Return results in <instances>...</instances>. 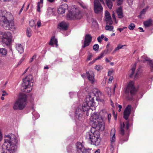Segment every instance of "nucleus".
<instances>
[{
	"instance_id": "obj_55",
	"label": "nucleus",
	"mask_w": 153,
	"mask_h": 153,
	"mask_svg": "<svg viewBox=\"0 0 153 153\" xmlns=\"http://www.w3.org/2000/svg\"><path fill=\"white\" fill-rule=\"evenodd\" d=\"M108 48L109 49V53L111 51H112V49H113V48L112 47H111L110 48H108Z\"/></svg>"
},
{
	"instance_id": "obj_63",
	"label": "nucleus",
	"mask_w": 153,
	"mask_h": 153,
	"mask_svg": "<svg viewBox=\"0 0 153 153\" xmlns=\"http://www.w3.org/2000/svg\"><path fill=\"white\" fill-rule=\"evenodd\" d=\"M105 61L106 62H108L110 61L109 60V59H108L107 58H105Z\"/></svg>"
},
{
	"instance_id": "obj_12",
	"label": "nucleus",
	"mask_w": 153,
	"mask_h": 153,
	"mask_svg": "<svg viewBox=\"0 0 153 153\" xmlns=\"http://www.w3.org/2000/svg\"><path fill=\"white\" fill-rule=\"evenodd\" d=\"M76 153H91V150L83 147L81 143L77 142L76 145Z\"/></svg>"
},
{
	"instance_id": "obj_46",
	"label": "nucleus",
	"mask_w": 153,
	"mask_h": 153,
	"mask_svg": "<svg viewBox=\"0 0 153 153\" xmlns=\"http://www.w3.org/2000/svg\"><path fill=\"white\" fill-rule=\"evenodd\" d=\"M103 55H102V54L101 53L100 56H98L95 59V60H96L98 59H99L101 58H102V57H103Z\"/></svg>"
},
{
	"instance_id": "obj_61",
	"label": "nucleus",
	"mask_w": 153,
	"mask_h": 153,
	"mask_svg": "<svg viewBox=\"0 0 153 153\" xmlns=\"http://www.w3.org/2000/svg\"><path fill=\"white\" fill-rule=\"evenodd\" d=\"M113 79V77L112 76H111L109 79V80L111 81Z\"/></svg>"
},
{
	"instance_id": "obj_45",
	"label": "nucleus",
	"mask_w": 153,
	"mask_h": 153,
	"mask_svg": "<svg viewBox=\"0 0 153 153\" xmlns=\"http://www.w3.org/2000/svg\"><path fill=\"white\" fill-rule=\"evenodd\" d=\"M40 4H41L40 2H38L37 4V10L38 12H40Z\"/></svg>"
},
{
	"instance_id": "obj_29",
	"label": "nucleus",
	"mask_w": 153,
	"mask_h": 153,
	"mask_svg": "<svg viewBox=\"0 0 153 153\" xmlns=\"http://www.w3.org/2000/svg\"><path fill=\"white\" fill-rule=\"evenodd\" d=\"M7 50L4 48H0V55H5L7 54Z\"/></svg>"
},
{
	"instance_id": "obj_27",
	"label": "nucleus",
	"mask_w": 153,
	"mask_h": 153,
	"mask_svg": "<svg viewBox=\"0 0 153 153\" xmlns=\"http://www.w3.org/2000/svg\"><path fill=\"white\" fill-rule=\"evenodd\" d=\"M126 46L125 45H120V44H119L117 45V47L116 48L114 51H112V54H114L117 51L119 50L120 49H122L123 47Z\"/></svg>"
},
{
	"instance_id": "obj_35",
	"label": "nucleus",
	"mask_w": 153,
	"mask_h": 153,
	"mask_svg": "<svg viewBox=\"0 0 153 153\" xmlns=\"http://www.w3.org/2000/svg\"><path fill=\"white\" fill-rule=\"evenodd\" d=\"M95 69L97 71H100L102 69V67L100 65H96L95 66Z\"/></svg>"
},
{
	"instance_id": "obj_6",
	"label": "nucleus",
	"mask_w": 153,
	"mask_h": 153,
	"mask_svg": "<svg viewBox=\"0 0 153 153\" xmlns=\"http://www.w3.org/2000/svg\"><path fill=\"white\" fill-rule=\"evenodd\" d=\"M129 123L128 121L126 123L123 122L120 123V134L121 135L120 137V141L122 143L128 140L129 134L128 133V129L129 128Z\"/></svg>"
},
{
	"instance_id": "obj_2",
	"label": "nucleus",
	"mask_w": 153,
	"mask_h": 153,
	"mask_svg": "<svg viewBox=\"0 0 153 153\" xmlns=\"http://www.w3.org/2000/svg\"><path fill=\"white\" fill-rule=\"evenodd\" d=\"M94 96L96 97L97 100L101 101L103 95L98 89L97 88L93 89L92 93H89L86 97L85 102H83L82 106L84 111L89 110L90 107L94 105Z\"/></svg>"
},
{
	"instance_id": "obj_36",
	"label": "nucleus",
	"mask_w": 153,
	"mask_h": 153,
	"mask_svg": "<svg viewBox=\"0 0 153 153\" xmlns=\"http://www.w3.org/2000/svg\"><path fill=\"white\" fill-rule=\"evenodd\" d=\"M135 25L134 23H131L128 26V28L130 30H133L135 27Z\"/></svg>"
},
{
	"instance_id": "obj_30",
	"label": "nucleus",
	"mask_w": 153,
	"mask_h": 153,
	"mask_svg": "<svg viewBox=\"0 0 153 153\" xmlns=\"http://www.w3.org/2000/svg\"><path fill=\"white\" fill-rule=\"evenodd\" d=\"M108 45H107L106 46V49H105L101 53L104 56L105 55L108 54L109 53V50L108 48Z\"/></svg>"
},
{
	"instance_id": "obj_51",
	"label": "nucleus",
	"mask_w": 153,
	"mask_h": 153,
	"mask_svg": "<svg viewBox=\"0 0 153 153\" xmlns=\"http://www.w3.org/2000/svg\"><path fill=\"white\" fill-rule=\"evenodd\" d=\"M127 2L129 5H131L133 2V0H127Z\"/></svg>"
},
{
	"instance_id": "obj_31",
	"label": "nucleus",
	"mask_w": 153,
	"mask_h": 153,
	"mask_svg": "<svg viewBox=\"0 0 153 153\" xmlns=\"http://www.w3.org/2000/svg\"><path fill=\"white\" fill-rule=\"evenodd\" d=\"M136 67V63H135L131 69V74L130 75V77H132L133 75Z\"/></svg>"
},
{
	"instance_id": "obj_47",
	"label": "nucleus",
	"mask_w": 153,
	"mask_h": 153,
	"mask_svg": "<svg viewBox=\"0 0 153 153\" xmlns=\"http://www.w3.org/2000/svg\"><path fill=\"white\" fill-rule=\"evenodd\" d=\"M2 92V93L1 94L2 96L4 97L7 95V93L5 91H3Z\"/></svg>"
},
{
	"instance_id": "obj_49",
	"label": "nucleus",
	"mask_w": 153,
	"mask_h": 153,
	"mask_svg": "<svg viewBox=\"0 0 153 153\" xmlns=\"http://www.w3.org/2000/svg\"><path fill=\"white\" fill-rule=\"evenodd\" d=\"M37 25L38 27H39L41 25V23L40 20H39L37 22Z\"/></svg>"
},
{
	"instance_id": "obj_62",
	"label": "nucleus",
	"mask_w": 153,
	"mask_h": 153,
	"mask_svg": "<svg viewBox=\"0 0 153 153\" xmlns=\"http://www.w3.org/2000/svg\"><path fill=\"white\" fill-rule=\"evenodd\" d=\"M138 29L141 30V32H143L144 30H143V28L141 27H139L138 28Z\"/></svg>"
},
{
	"instance_id": "obj_58",
	"label": "nucleus",
	"mask_w": 153,
	"mask_h": 153,
	"mask_svg": "<svg viewBox=\"0 0 153 153\" xmlns=\"http://www.w3.org/2000/svg\"><path fill=\"white\" fill-rule=\"evenodd\" d=\"M24 4H23L22 7L21 9L20 10V11H19V13L20 14V13L22 11L23 9V7H24Z\"/></svg>"
},
{
	"instance_id": "obj_22",
	"label": "nucleus",
	"mask_w": 153,
	"mask_h": 153,
	"mask_svg": "<svg viewBox=\"0 0 153 153\" xmlns=\"http://www.w3.org/2000/svg\"><path fill=\"white\" fill-rule=\"evenodd\" d=\"M149 6H147L146 7L143 9L140 12V14L139 15V17L140 19H143V16L144 15L146 11L148 10Z\"/></svg>"
},
{
	"instance_id": "obj_64",
	"label": "nucleus",
	"mask_w": 153,
	"mask_h": 153,
	"mask_svg": "<svg viewBox=\"0 0 153 153\" xmlns=\"http://www.w3.org/2000/svg\"><path fill=\"white\" fill-rule=\"evenodd\" d=\"M118 107L120 109H121L122 108V105H118Z\"/></svg>"
},
{
	"instance_id": "obj_50",
	"label": "nucleus",
	"mask_w": 153,
	"mask_h": 153,
	"mask_svg": "<svg viewBox=\"0 0 153 153\" xmlns=\"http://www.w3.org/2000/svg\"><path fill=\"white\" fill-rule=\"evenodd\" d=\"M36 55H34L32 57V58L30 60V63H31V62H32L33 61V59L36 58Z\"/></svg>"
},
{
	"instance_id": "obj_1",
	"label": "nucleus",
	"mask_w": 153,
	"mask_h": 153,
	"mask_svg": "<svg viewBox=\"0 0 153 153\" xmlns=\"http://www.w3.org/2000/svg\"><path fill=\"white\" fill-rule=\"evenodd\" d=\"M90 120L92 123V124H94V126L93 125L90 131L86 133L85 138L90 142L91 144L98 146L100 144L101 142L100 133L99 131L94 130L98 127L99 130L103 131L105 128L104 123L102 118L96 114H94L92 116Z\"/></svg>"
},
{
	"instance_id": "obj_16",
	"label": "nucleus",
	"mask_w": 153,
	"mask_h": 153,
	"mask_svg": "<svg viewBox=\"0 0 153 153\" xmlns=\"http://www.w3.org/2000/svg\"><path fill=\"white\" fill-rule=\"evenodd\" d=\"M131 112L130 105H128L126 108L123 113V117L126 120L128 119Z\"/></svg>"
},
{
	"instance_id": "obj_19",
	"label": "nucleus",
	"mask_w": 153,
	"mask_h": 153,
	"mask_svg": "<svg viewBox=\"0 0 153 153\" xmlns=\"http://www.w3.org/2000/svg\"><path fill=\"white\" fill-rule=\"evenodd\" d=\"M86 75L92 83L94 82V74L92 71H90L86 73Z\"/></svg>"
},
{
	"instance_id": "obj_34",
	"label": "nucleus",
	"mask_w": 153,
	"mask_h": 153,
	"mask_svg": "<svg viewBox=\"0 0 153 153\" xmlns=\"http://www.w3.org/2000/svg\"><path fill=\"white\" fill-rule=\"evenodd\" d=\"M32 114H33L34 117L35 118L34 119H37L39 117V114L38 113L34 111L32 112Z\"/></svg>"
},
{
	"instance_id": "obj_14",
	"label": "nucleus",
	"mask_w": 153,
	"mask_h": 153,
	"mask_svg": "<svg viewBox=\"0 0 153 153\" xmlns=\"http://www.w3.org/2000/svg\"><path fill=\"white\" fill-rule=\"evenodd\" d=\"M115 128H113L111 130L110 134V140L111 141V149H114V143L116 140L115 136Z\"/></svg>"
},
{
	"instance_id": "obj_41",
	"label": "nucleus",
	"mask_w": 153,
	"mask_h": 153,
	"mask_svg": "<svg viewBox=\"0 0 153 153\" xmlns=\"http://www.w3.org/2000/svg\"><path fill=\"white\" fill-rule=\"evenodd\" d=\"M105 18L111 16L110 13L107 11H106L105 12Z\"/></svg>"
},
{
	"instance_id": "obj_37",
	"label": "nucleus",
	"mask_w": 153,
	"mask_h": 153,
	"mask_svg": "<svg viewBox=\"0 0 153 153\" xmlns=\"http://www.w3.org/2000/svg\"><path fill=\"white\" fill-rule=\"evenodd\" d=\"M99 48V46L98 44H95L93 46V49L95 51H97Z\"/></svg>"
},
{
	"instance_id": "obj_54",
	"label": "nucleus",
	"mask_w": 153,
	"mask_h": 153,
	"mask_svg": "<svg viewBox=\"0 0 153 153\" xmlns=\"http://www.w3.org/2000/svg\"><path fill=\"white\" fill-rule=\"evenodd\" d=\"M107 89V90H108V94H109L110 95L111 94V89L110 88H109L108 87L107 88H106Z\"/></svg>"
},
{
	"instance_id": "obj_57",
	"label": "nucleus",
	"mask_w": 153,
	"mask_h": 153,
	"mask_svg": "<svg viewBox=\"0 0 153 153\" xmlns=\"http://www.w3.org/2000/svg\"><path fill=\"white\" fill-rule=\"evenodd\" d=\"M117 30L119 31L120 32H121L123 30V29H122V28H117Z\"/></svg>"
},
{
	"instance_id": "obj_20",
	"label": "nucleus",
	"mask_w": 153,
	"mask_h": 153,
	"mask_svg": "<svg viewBox=\"0 0 153 153\" xmlns=\"http://www.w3.org/2000/svg\"><path fill=\"white\" fill-rule=\"evenodd\" d=\"M58 27L61 30H66L68 29V25L65 22L62 21L58 24Z\"/></svg>"
},
{
	"instance_id": "obj_18",
	"label": "nucleus",
	"mask_w": 153,
	"mask_h": 153,
	"mask_svg": "<svg viewBox=\"0 0 153 153\" xmlns=\"http://www.w3.org/2000/svg\"><path fill=\"white\" fill-rule=\"evenodd\" d=\"M68 6L66 4H64L60 6L58 9V14H63L65 12V10L68 9Z\"/></svg>"
},
{
	"instance_id": "obj_11",
	"label": "nucleus",
	"mask_w": 153,
	"mask_h": 153,
	"mask_svg": "<svg viewBox=\"0 0 153 153\" xmlns=\"http://www.w3.org/2000/svg\"><path fill=\"white\" fill-rule=\"evenodd\" d=\"M88 110L84 111L83 109L82 108L81 105H79L76 109L75 112V120H80L82 118L84 112L86 111L87 115L88 116Z\"/></svg>"
},
{
	"instance_id": "obj_32",
	"label": "nucleus",
	"mask_w": 153,
	"mask_h": 153,
	"mask_svg": "<svg viewBox=\"0 0 153 153\" xmlns=\"http://www.w3.org/2000/svg\"><path fill=\"white\" fill-rule=\"evenodd\" d=\"M142 70L140 69V67H139V69H138L136 72V74L135 75V77H138L140 75L141 73L142 72Z\"/></svg>"
},
{
	"instance_id": "obj_33",
	"label": "nucleus",
	"mask_w": 153,
	"mask_h": 153,
	"mask_svg": "<svg viewBox=\"0 0 153 153\" xmlns=\"http://www.w3.org/2000/svg\"><path fill=\"white\" fill-rule=\"evenodd\" d=\"M105 28L106 30L111 31L113 30L114 27H113L112 26H110L107 25H106Z\"/></svg>"
},
{
	"instance_id": "obj_59",
	"label": "nucleus",
	"mask_w": 153,
	"mask_h": 153,
	"mask_svg": "<svg viewBox=\"0 0 153 153\" xmlns=\"http://www.w3.org/2000/svg\"><path fill=\"white\" fill-rule=\"evenodd\" d=\"M99 37L102 39L104 38L105 36L104 34H102L101 35V36H99Z\"/></svg>"
},
{
	"instance_id": "obj_26",
	"label": "nucleus",
	"mask_w": 153,
	"mask_h": 153,
	"mask_svg": "<svg viewBox=\"0 0 153 153\" xmlns=\"http://www.w3.org/2000/svg\"><path fill=\"white\" fill-rule=\"evenodd\" d=\"M106 4L108 8L111 9L113 6V4L111 0H105Z\"/></svg>"
},
{
	"instance_id": "obj_56",
	"label": "nucleus",
	"mask_w": 153,
	"mask_h": 153,
	"mask_svg": "<svg viewBox=\"0 0 153 153\" xmlns=\"http://www.w3.org/2000/svg\"><path fill=\"white\" fill-rule=\"evenodd\" d=\"M100 149H98L94 152V153H100Z\"/></svg>"
},
{
	"instance_id": "obj_43",
	"label": "nucleus",
	"mask_w": 153,
	"mask_h": 153,
	"mask_svg": "<svg viewBox=\"0 0 153 153\" xmlns=\"http://www.w3.org/2000/svg\"><path fill=\"white\" fill-rule=\"evenodd\" d=\"M26 57V55H24L23 56V57L21 59L20 61H19L18 64H20L25 59V57Z\"/></svg>"
},
{
	"instance_id": "obj_7",
	"label": "nucleus",
	"mask_w": 153,
	"mask_h": 153,
	"mask_svg": "<svg viewBox=\"0 0 153 153\" xmlns=\"http://www.w3.org/2000/svg\"><path fill=\"white\" fill-rule=\"evenodd\" d=\"M11 40V34L9 32L0 31V42L7 45L10 44Z\"/></svg>"
},
{
	"instance_id": "obj_13",
	"label": "nucleus",
	"mask_w": 153,
	"mask_h": 153,
	"mask_svg": "<svg viewBox=\"0 0 153 153\" xmlns=\"http://www.w3.org/2000/svg\"><path fill=\"white\" fill-rule=\"evenodd\" d=\"M103 7L97 0L94 1V10L96 13H100L103 11Z\"/></svg>"
},
{
	"instance_id": "obj_48",
	"label": "nucleus",
	"mask_w": 153,
	"mask_h": 153,
	"mask_svg": "<svg viewBox=\"0 0 153 153\" xmlns=\"http://www.w3.org/2000/svg\"><path fill=\"white\" fill-rule=\"evenodd\" d=\"M123 1V0H117V4L118 5H120L121 4L122 2Z\"/></svg>"
},
{
	"instance_id": "obj_10",
	"label": "nucleus",
	"mask_w": 153,
	"mask_h": 153,
	"mask_svg": "<svg viewBox=\"0 0 153 153\" xmlns=\"http://www.w3.org/2000/svg\"><path fill=\"white\" fill-rule=\"evenodd\" d=\"M137 91V90L134 86L133 82L131 81L128 84L125 92L126 94L130 93L131 95H133L136 93Z\"/></svg>"
},
{
	"instance_id": "obj_44",
	"label": "nucleus",
	"mask_w": 153,
	"mask_h": 153,
	"mask_svg": "<svg viewBox=\"0 0 153 153\" xmlns=\"http://www.w3.org/2000/svg\"><path fill=\"white\" fill-rule=\"evenodd\" d=\"M92 56V54L91 53H89L87 57V61H88L90 60Z\"/></svg>"
},
{
	"instance_id": "obj_24",
	"label": "nucleus",
	"mask_w": 153,
	"mask_h": 153,
	"mask_svg": "<svg viewBox=\"0 0 153 153\" xmlns=\"http://www.w3.org/2000/svg\"><path fill=\"white\" fill-rule=\"evenodd\" d=\"M55 44L56 45V47H57V40L55 38L54 36H53L50 41L49 45H51L52 46L53 44Z\"/></svg>"
},
{
	"instance_id": "obj_25",
	"label": "nucleus",
	"mask_w": 153,
	"mask_h": 153,
	"mask_svg": "<svg viewBox=\"0 0 153 153\" xmlns=\"http://www.w3.org/2000/svg\"><path fill=\"white\" fill-rule=\"evenodd\" d=\"M16 48L20 54L22 53L24 51L23 47L20 44H17L16 45Z\"/></svg>"
},
{
	"instance_id": "obj_42",
	"label": "nucleus",
	"mask_w": 153,
	"mask_h": 153,
	"mask_svg": "<svg viewBox=\"0 0 153 153\" xmlns=\"http://www.w3.org/2000/svg\"><path fill=\"white\" fill-rule=\"evenodd\" d=\"M114 72V71L113 69H111V70L108 71V76H111L112 75V74Z\"/></svg>"
},
{
	"instance_id": "obj_52",
	"label": "nucleus",
	"mask_w": 153,
	"mask_h": 153,
	"mask_svg": "<svg viewBox=\"0 0 153 153\" xmlns=\"http://www.w3.org/2000/svg\"><path fill=\"white\" fill-rule=\"evenodd\" d=\"M111 114H109L108 115V121L109 122H110V121L111 120Z\"/></svg>"
},
{
	"instance_id": "obj_40",
	"label": "nucleus",
	"mask_w": 153,
	"mask_h": 153,
	"mask_svg": "<svg viewBox=\"0 0 153 153\" xmlns=\"http://www.w3.org/2000/svg\"><path fill=\"white\" fill-rule=\"evenodd\" d=\"M72 147L71 146H68L67 147V151L68 152L70 153L72 152Z\"/></svg>"
},
{
	"instance_id": "obj_60",
	"label": "nucleus",
	"mask_w": 153,
	"mask_h": 153,
	"mask_svg": "<svg viewBox=\"0 0 153 153\" xmlns=\"http://www.w3.org/2000/svg\"><path fill=\"white\" fill-rule=\"evenodd\" d=\"M112 17L113 19H114V20H115L116 19L115 16L114 14H112Z\"/></svg>"
},
{
	"instance_id": "obj_53",
	"label": "nucleus",
	"mask_w": 153,
	"mask_h": 153,
	"mask_svg": "<svg viewBox=\"0 0 153 153\" xmlns=\"http://www.w3.org/2000/svg\"><path fill=\"white\" fill-rule=\"evenodd\" d=\"M102 39L101 38H100V37L99 36L97 39V40H98V41L100 43H101V41H102Z\"/></svg>"
},
{
	"instance_id": "obj_4",
	"label": "nucleus",
	"mask_w": 153,
	"mask_h": 153,
	"mask_svg": "<svg viewBox=\"0 0 153 153\" xmlns=\"http://www.w3.org/2000/svg\"><path fill=\"white\" fill-rule=\"evenodd\" d=\"M4 145L6 147V153H13L16 149V136L11 134L4 137Z\"/></svg>"
},
{
	"instance_id": "obj_8",
	"label": "nucleus",
	"mask_w": 153,
	"mask_h": 153,
	"mask_svg": "<svg viewBox=\"0 0 153 153\" xmlns=\"http://www.w3.org/2000/svg\"><path fill=\"white\" fill-rule=\"evenodd\" d=\"M82 17L81 12L78 9L76 10L75 11H69L66 16L67 19L69 20L80 19Z\"/></svg>"
},
{
	"instance_id": "obj_39",
	"label": "nucleus",
	"mask_w": 153,
	"mask_h": 153,
	"mask_svg": "<svg viewBox=\"0 0 153 153\" xmlns=\"http://www.w3.org/2000/svg\"><path fill=\"white\" fill-rule=\"evenodd\" d=\"M29 25L31 27H33L35 25V22L34 21L32 20H31L29 22Z\"/></svg>"
},
{
	"instance_id": "obj_21",
	"label": "nucleus",
	"mask_w": 153,
	"mask_h": 153,
	"mask_svg": "<svg viewBox=\"0 0 153 153\" xmlns=\"http://www.w3.org/2000/svg\"><path fill=\"white\" fill-rule=\"evenodd\" d=\"M153 20L151 19H149L144 21L143 23L145 27H147L152 26L153 25Z\"/></svg>"
},
{
	"instance_id": "obj_9",
	"label": "nucleus",
	"mask_w": 153,
	"mask_h": 153,
	"mask_svg": "<svg viewBox=\"0 0 153 153\" xmlns=\"http://www.w3.org/2000/svg\"><path fill=\"white\" fill-rule=\"evenodd\" d=\"M23 85L25 89L29 88L33 85L32 76L30 75L26 76L24 79H23Z\"/></svg>"
},
{
	"instance_id": "obj_3",
	"label": "nucleus",
	"mask_w": 153,
	"mask_h": 153,
	"mask_svg": "<svg viewBox=\"0 0 153 153\" xmlns=\"http://www.w3.org/2000/svg\"><path fill=\"white\" fill-rule=\"evenodd\" d=\"M12 17L10 13L0 10V25L5 29L15 30L16 28L14 22L11 19Z\"/></svg>"
},
{
	"instance_id": "obj_38",
	"label": "nucleus",
	"mask_w": 153,
	"mask_h": 153,
	"mask_svg": "<svg viewBox=\"0 0 153 153\" xmlns=\"http://www.w3.org/2000/svg\"><path fill=\"white\" fill-rule=\"evenodd\" d=\"M27 35L28 37H30L31 35V33L30 30L29 29H27Z\"/></svg>"
},
{
	"instance_id": "obj_15",
	"label": "nucleus",
	"mask_w": 153,
	"mask_h": 153,
	"mask_svg": "<svg viewBox=\"0 0 153 153\" xmlns=\"http://www.w3.org/2000/svg\"><path fill=\"white\" fill-rule=\"evenodd\" d=\"M92 38V36L90 34H86L84 41V44L82 46V47L85 48L89 46L91 41Z\"/></svg>"
},
{
	"instance_id": "obj_17",
	"label": "nucleus",
	"mask_w": 153,
	"mask_h": 153,
	"mask_svg": "<svg viewBox=\"0 0 153 153\" xmlns=\"http://www.w3.org/2000/svg\"><path fill=\"white\" fill-rule=\"evenodd\" d=\"M141 61L143 62H144L146 61H149L151 71H153V61L150 60L149 58L145 56H143L141 57Z\"/></svg>"
},
{
	"instance_id": "obj_23",
	"label": "nucleus",
	"mask_w": 153,
	"mask_h": 153,
	"mask_svg": "<svg viewBox=\"0 0 153 153\" xmlns=\"http://www.w3.org/2000/svg\"><path fill=\"white\" fill-rule=\"evenodd\" d=\"M116 12L118 18L121 19L123 17V13L121 7H119L117 10Z\"/></svg>"
},
{
	"instance_id": "obj_28",
	"label": "nucleus",
	"mask_w": 153,
	"mask_h": 153,
	"mask_svg": "<svg viewBox=\"0 0 153 153\" xmlns=\"http://www.w3.org/2000/svg\"><path fill=\"white\" fill-rule=\"evenodd\" d=\"M105 20L107 24L111 25L113 23L111 16L105 18Z\"/></svg>"
},
{
	"instance_id": "obj_5",
	"label": "nucleus",
	"mask_w": 153,
	"mask_h": 153,
	"mask_svg": "<svg viewBox=\"0 0 153 153\" xmlns=\"http://www.w3.org/2000/svg\"><path fill=\"white\" fill-rule=\"evenodd\" d=\"M27 96L25 94L19 95L18 98L15 101L13 105L14 110H23L27 104Z\"/></svg>"
}]
</instances>
